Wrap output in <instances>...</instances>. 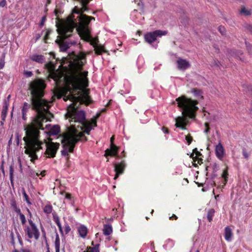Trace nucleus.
<instances>
[{
    "mask_svg": "<svg viewBox=\"0 0 252 252\" xmlns=\"http://www.w3.org/2000/svg\"><path fill=\"white\" fill-rule=\"evenodd\" d=\"M46 86L44 80L40 79H35L30 84L32 103L37 114L32 123L25 127L26 136L23 140L25 142V153L31 158L32 162L37 158L36 153L42 149L43 146L46 148L45 154L47 158L54 157L59 147L58 143L41 139L39 131V129H44L43 122L50 121L53 117V114L48 111L52 102L47 101L42 98Z\"/></svg>",
    "mask_w": 252,
    "mask_h": 252,
    "instance_id": "nucleus-1",
    "label": "nucleus"
},
{
    "mask_svg": "<svg viewBox=\"0 0 252 252\" xmlns=\"http://www.w3.org/2000/svg\"><path fill=\"white\" fill-rule=\"evenodd\" d=\"M85 59L84 53L80 52L78 55L73 51L64 57V64L66 61L69 62L68 66H64V101L69 100L74 104L79 102L86 106L94 102L90 95V90L82 89V83L84 87L88 85V72H82L81 78L78 70L79 67L83 65L81 60Z\"/></svg>",
    "mask_w": 252,
    "mask_h": 252,
    "instance_id": "nucleus-2",
    "label": "nucleus"
},
{
    "mask_svg": "<svg viewBox=\"0 0 252 252\" xmlns=\"http://www.w3.org/2000/svg\"><path fill=\"white\" fill-rule=\"evenodd\" d=\"M77 104L72 103L67 108L64 119L68 120L70 126H66V131H64V157H67L68 165V153H72L75 144L79 141L86 142L88 138L85 133L89 135L92 129V124L86 118V113L83 110H78Z\"/></svg>",
    "mask_w": 252,
    "mask_h": 252,
    "instance_id": "nucleus-3",
    "label": "nucleus"
},
{
    "mask_svg": "<svg viewBox=\"0 0 252 252\" xmlns=\"http://www.w3.org/2000/svg\"><path fill=\"white\" fill-rule=\"evenodd\" d=\"M176 101L178 107L182 109L184 117H178L176 118L175 126L185 130L187 125L186 118L195 119L196 112L199 109L197 106L199 102L197 100L188 98L185 95L176 98Z\"/></svg>",
    "mask_w": 252,
    "mask_h": 252,
    "instance_id": "nucleus-4",
    "label": "nucleus"
},
{
    "mask_svg": "<svg viewBox=\"0 0 252 252\" xmlns=\"http://www.w3.org/2000/svg\"><path fill=\"white\" fill-rule=\"evenodd\" d=\"M63 61L61 60V64L59 68L55 70V66L52 62L46 63L45 66L49 73V78L54 80L55 85L54 90V96L57 98L63 95Z\"/></svg>",
    "mask_w": 252,
    "mask_h": 252,
    "instance_id": "nucleus-5",
    "label": "nucleus"
},
{
    "mask_svg": "<svg viewBox=\"0 0 252 252\" xmlns=\"http://www.w3.org/2000/svg\"><path fill=\"white\" fill-rule=\"evenodd\" d=\"M58 9L55 10V14L56 16V26L58 36L56 40V43L60 46L61 51H63V20L60 19L58 15Z\"/></svg>",
    "mask_w": 252,
    "mask_h": 252,
    "instance_id": "nucleus-6",
    "label": "nucleus"
},
{
    "mask_svg": "<svg viewBox=\"0 0 252 252\" xmlns=\"http://www.w3.org/2000/svg\"><path fill=\"white\" fill-rule=\"evenodd\" d=\"M167 31L161 30H156L152 32H148L145 34L144 40L146 42L152 44L156 40L158 36L161 37L167 34Z\"/></svg>",
    "mask_w": 252,
    "mask_h": 252,
    "instance_id": "nucleus-7",
    "label": "nucleus"
},
{
    "mask_svg": "<svg viewBox=\"0 0 252 252\" xmlns=\"http://www.w3.org/2000/svg\"><path fill=\"white\" fill-rule=\"evenodd\" d=\"M26 234L30 239H34L35 240L38 239L40 235L39 231L36 226L26 227L25 229Z\"/></svg>",
    "mask_w": 252,
    "mask_h": 252,
    "instance_id": "nucleus-8",
    "label": "nucleus"
},
{
    "mask_svg": "<svg viewBox=\"0 0 252 252\" xmlns=\"http://www.w3.org/2000/svg\"><path fill=\"white\" fill-rule=\"evenodd\" d=\"M114 171L116 173L114 179L116 180L119 177L120 175L124 173L126 167V164L125 161L123 160L119 163H114Z\"/></svg>",
    "mask_w": 252,
    "mask_h": 252,
    "instance_id": "nucleus-9",
    "label": "nucleus"
},
{
    "mask_svg": "<svg viewBox=\"0 0 252 252\" xmlns=\"http://www.w3.org/2000/svg\"><path fill=\"white\" fill-rule=\"evenodd\" d=\"M119 147L117 146L114 144H110V148L107 149L105 151L104 156L107 157L108 156L115 157L119 158L118 155Z\"/></svg>",
    "mask_w": 252,
    "mask_h": 252,
    "instance_id": "nucleus-10",
    "label": "nucleus"
},
{
    "mask_svg": "<svg viewBox=\"0 0 252 252\" xmlns=\"http://www.w3.org/2000/svg\"><path fill=\"white\" fill-rule=\"evenodd\" d=\"M45 128L47 130L46 132L48 136L57 135L60 131V127L57 125L51 126L47 124Z\"/></svg>",
    "mask_w": 252,
    "mask_h": 252,
    "instance_id": "nucleus-11",
    "label": "nucleus"
},
{
    "mask_svg": "<svg viewBox=\"0 0 252 252\" xmlns=\"http://www.w3.org/2000/svg\"><path fill=\"white\" fill-rule=\"evenodd\" d=\"M203 156L200 152H197V153L195 155L193 159V165L194 167H197V164H201L203 163Z\"/></svg>",
    "mask_w": 252,
    "mask_h": 252,
    "instance_id": "nucleus-12",
    "label": "nucleus"
},
{
    "mask_svg": "<svg viewBox=\"0 0 252 252\" xmlns=\"http://www.w3.org/2000/svg\"><path fill=\"white\" fill-rule=\"evenodd\" d=\"M178 68L180 70H185L190 66L189 63L186 60L179 59L177 61Z\"/></svg>",
    "mask_w": 252,
    "mask_h": 252,
    "instance_id": "nucleus-13",
    "label": "nucleus"
},
{
    "mask_svg": "<svg viewBox=\"0 0 252 252\" xmlns=\"http://www.w3.org/2000/svg\"><path fill=\"white\" fill-rule=\"evenodd\" d=\"M216 154L219 159H221L223 157L224 149L220 143H219L216 147Z\"/></svg>",
    "mask_w": 252,
    "mask_h": 252,
    "instance_id": "nucleus-14",
    "label": "nucleus"
},
{
    "mask_svg": "<svg viewBox=\"0 0 252 252\" xmlns=\"http://www.w3.org/2000/svg\"><path fill=\"white\" fill-rule=\"evenodd\" d=\"M190 93L193 94L194 96L198 99H203V91L202 90L197 88H192L190 90Z\"/></svg>",
    "mask_w": 252,
    "mask_h": 252,
    "instance_id": "nucleus-15",
    "label": "nucleus"
},
{
    "mask_svg": "<svg viewBox=\"0 0 252 252\" xmlns=\"http://www.w3.org/2000/svg\"><path fill=\"white\" fill-rule=\"evenodd\" d=\"M31 59L32 61L35 62L39 63H42L45 61V58L41 55L34 54L31 57Z\"/></svg>",
    "mask_w": 252,
    "mask_h": 252,
    "instance_id": "nucleus-16",
    "label": "nucleus"
},
{
    "mask_svg": "<svg viewBox=\"0 0 252 252\" xmlns=\"http://www.w3.org/2000/svg\"><path fill=\"white\" fill-rule=\"evenodd\" d=\"M232 236V231L229 226H226L224 229V238L227 241H230Z\"/></svg>",
    "mask_w": 252,
    "mask_h": 252,
    "instance_id": "nucleus-17",
    "label": "nucleus"
},
{
    "mask_svg": "<svg viewBox=\"0 0 252 252\" xmlns=\"http://www.w3.org/2000/svg\"><path fill=\"white\" fill-rule=\"evenodd\" d=\"M78 231L81 237L85 238L88 233V229L84 225H81L78 227Z\"/></svg>",
    "mask_w": 252,
    "mask_h": 252,
    "instance_id": "nucleus-18",
    "label": "nucleus"
},
{
    "mask_svg": "<svg viewBox=\"0 0 252 252\" xmlns=\"http://www.w3.org/2000/svg\"><path fill=\"white\" fill-rule=\"evenodd\" d=\"M94 51L95 53L97 55H100L103 53L106 52L104 46L99 45L95 46Z\"/></svg>",
    "mask_w": 252,
    "mask_h": 252,
    "instance_id": "nucleus-19",
    "label": "nucleus"
},
{
    "mask_svg": "<svg viewBox=\"0 0 252 252\" xmlns=\"http://www.w3.org/2000/svg\"><path fill=\"white\" fill-rule=\"evenodd\" d=\"M104 235L106 236L109 235L112 232V227L110 225L104 224L103 229Z\"/></svg>",
    "mask_w": 252,
    "mask_h": 252,
    "instance_id": "nucleus-20",
    "label": "nucleus"
},
{
    "mask_svg": "<svg viewBox=\"0 0 252 252\" xmlns=\"http://www.w3.org/2000/svg\"><path fill=\"white\" fill-rule=\"evenodd\" d=\"M64 198L68 200L70 204H74V198L71 193L66 192L64 190Z\"/></svg>",
    "mask_w": 252,
    "mask_h": 252,
    "instance_id": "nucleus-21",
    "label": "nucleus"
},
{
    "mask_svg": "<svg viewBox=\"0 0 252 252\" xmlns=\"http://www.w3.org/2000/svg\"><path fill=\"white\" fill-rule=\"evenodd\" d=\"M230 54L232 56L239 57L240 60L242 62H245V60L240 57V56L243 54V53L242 51L232 50L231 51Z\"/></svg>",
    "mask_w": 252,
    "mask_h": 252,
    "instance_id": "nucleus-22",
    "label": "nucleus"
},
{
    "mask_svg": "<svg viewBox=\"0 0 252 252\" xmlns=\"http://www.w3.org/2000/svg\"><path fill=\"white\" fill-rule=\"evenodd\" d=\"M8 109V105L6 103L3 106V108L1 112V118L3 121H4L7 115Z\"/></svg>",
    "mask_w": 252,
    "mask_h": 252,
    "instance_id": "nucleus-23",
    "label": "nucleus"
},
{
    "mask_svg": "<svg viewBox=\"0 0 252 252\" xmlns=\"http://www.w3.org/2000/svg\"><path fill=\"white\" fill-rule=\"evenodd\" d=\"M215 210L213 209H210L207 212V218L209 222H211L213 220V217L214 216Z\"/></svg>",
    "mask_w": 252,
    "mask_h": 252,
    "instance_id": "nucleus-24",
    "label": "nucleus"
},
{
    "mask_svg": "<svg viewBox=\"0 0 252 252\" xmlns=\"http://www.w3.org/2000/svg\"><path fill=\"white\" fill-rule=\"evenodd\" d=\"M99 244H96L93 247H88L86 252H99Z\"/></svg>",
    "mask_w": 252,
    "mask_h": 252,
    "instance_id": "nucleus-25",
    "label": "nucleus"
},
{
    "mask_svg": "<svg viewBox=\"0 0 252 252\" xmlns=\"http://www.w3.org/2000/svg\"><path fill=\"white\" fill-rule=\"evenodd\" d=\"M53 219H54V220L55 222V223L58 225L61 232L62 233L63 231H62V225H61V223L60 222L59 217L57 216H56V215L54 214L53 215Z\"/></svg>",
    "mask_w": 252,
    "mask_h": 252,
    "instance_id": "nucleus-26",
    "label": "nucleus"
},
{
    "mask_svg": "<svg viewBox=\"0 0 252 252\" xmlns=\"http://www.w3.org/2000/svg\"><path fill=\"white\" fill-rule=\"evenodd\" d=\"M56 252H60V239L58 235H56L55 242Z\"/></svg>",
    "mask_w": 252,
    "mask_h": 252,
    "instance_id": "nucleus-27",
    "label": "nucleus"
},
{
    "mask_svg": "<svg viewBox=\"0 0 252 252\" xmlns=\"http://www.w3.org/2000/svg\"><path fill=\"white\" fill-rule=\"evenodd\" d=\"M228 176V168L226 167L222 172V174H221V177L224 179L225 183L224 184L226 183L227 182V178Z\"/></svg>",
    "mask_w": 252,
    "mask_h": 252,
    "instance_id": "nucleus-28",
    "label": "nucleus"
},
{
    "mask_svg": "<svg viewBox=\"0 0 252 252\" xmlns=\"http://www.w3.org/2000/svg\"><path fill=\"white\" fill-rule=\"evenodd\" d=\"M241 13L246 16H249L251 15L252 14L251 11L246 9L245 7L242 8L241 10Z\"/></svg>",
    "mask_w": 252,
    "mask_h": 252,
    "instance_id": "nucleus-29",
    "label": "nucleus"
},
{
    "mask_svg": "<svg viewBox=\"0 0 252 252\" xmlns=\"http://www.w3.org/2000/svg\"><path fill=\"white\" fill-rule=\"evenodd\" d=\"M245 44L248 54L251 55L252 54V45L247 41H245Z\"/></svg>",
    "mask_w": 252,
    "mask_h": 252,
    "instance_id": "nucleus-30",
    "label": "nucleus"
},
{
    "mask_svg": "<svg viewBox=\"0 0 252 252\" xmlns=\"http://www.w3.org/2000/svg\"><path fill=\"white\" fill-rule=\"evenodd\" d=\"M44 212L47 214H50L52 211V207L51 205H46L44 208Z\"/></svg>",
    "mask_w": 252,
    "mask_h": 252,
    "instance_id": "nucleus-31",
    "label": "nucleus"
},
{
    "mask_svg": "<svg viewBox=\"0 0 252 252\" xmlns=\"http://www.w3.org/2000/svg\"><path fill=\"white\" fill-rule=\"evenodd\" d=\"M9 172H10V180L11 181V183L13 184V173H14V169L12 166H10L9 169Z\"/></svg>",
    "mask_w": 252,
    "mask_h": 252,
    "instance_id": "nucleus-32",
    "label": "nucleus"
},
{
    "mask_svg": "<svg viewBox=\"0 0 252 252\" xmlns=\"http://www.w3.org/2000/svg\"><path fill=\"white\" fill-rule=\"evenodd\" d=\"M204 126H205V128L204 130V132L206 134H208L210 133V126H209V123H205V124H204Z\"/></svg>",
    "mask_w": 252,
    "mask_h": 252,
    "instance_id": "nucleus-33",
    "label": "nucleus"
},
{
    "mask_svg": "<svg viewBox=\"0 0 252 252\" xmlns=\"http://www.w3.org/2000/svg\"><path fill=\"white\" fill-rule=\"evenodd\" d=\"M29 175L33 178H36L37 177L39 176V174L38 172L31 170L29 172Z\"/></svg>",
    "mask_w": 252,
    "mask_h": 252,
    "instance_id": "nucleus-34",
    "label": "nucleus"
},
{
    "mask_svg": "<svg viewBox=\"0 0 252 252\" xmlns=\"http://www.w3.org/2000/svg\"><path fill=\"white\" fill-rule=\"evenodd\" d=\"M218 30L221 35H223L225 34L226 31L225 29L223 26H220L218 28Z\"/></svg>",
    "mask_w": 252,
    "mask_h": 252,
    "instance_id": "nucleus-35",
    "label": "nucleus"
},
{
    "mask_svg": "<svg viewBox=\"0 0 252 252\" xmlns=\"http://www.w3.org/2000/svg\"><path fill=\"white\" fill-rule=\"evenodd\" d=\"M186 140L187 141L188 144L189 145L191 144L193 140V138L192 136L189 134L188 135L186 136Z\"/></svg>",
    "mask_w": 252,
    "mask_h": 252,
    "instance_id": "nucleus-36",
    "label": "nucleus"
},
{
    "mask_svg": "<svg viewBox=\"0 0 252 252\" xmlns=\"http://www.w3.org/2000/svg\"><path fill=\"white\" fill-rule=\"evenodd\" d=\"M29 108H30V105L26 102L24 103V106H23V109H22V112L26 113Z\"/></svg>",
    "mask_w": 252,
    "mask_h": 252,
    "instance_id": "nucleus-37",
    "label": "nucleus"
},
{
    "mask_svg": "<svg viewBox=\"0 0 252 252\" xmlns=\"http://www.w3.org/2000/svg\"><path fill=\"white\" fill-rule=\"evenodd\" d=\"M51 30L50 29H48L46 31L45 34L44 36V40L45 42H46V40L48 39V36L50 35V34L51 33Z\"/></svg>",
    "mask_w": 252,
    "mask_h": 252,
    "instance_id": "nucleus-38",
    "label": "nucleus"
},
{
    "mask_svg": "<svg viewBox=\"0 0 252 252\" xmlns=\"http://www.w3.org/2000/svg\"><path fill=\"white\" fill-rule=\"evenodd\" d=\"M19 217H20V219L21 221L22 224H25V223L26 222V218H25V216L23 214H20V215H19Z\"/></svg>",
    "mask_w": 252,
    "mask_h": 252,
    "instance_id": "nucleus-39",
    "label": "nucleus"
},
{
    "mask_svg": "<svg viewBox=\"0 0 252 252\" xmlns=\"http://www.w3.org/2000/svg\"><path fill=\"white\" fill-rule=\"evenodd\" d=\"M220 63L218 60H214L212 66L219 67L220 65Z\"/></svg>",
    "mask_w": 252,
    "mask_h": 252,
    "instance_id": "nucleus-40",
    "label": "nucleus"
},
{
    "mask_svg": "<svg viewBox=\"0 0 252 252\" xmlns=\"http://www.w3.org/2000/svg\"><path fill=\"white\" fill-rule=\"evenodd\" d=\"M245 28L252 34V25L250 24H246L245 26Z\"/></svg>",
    "mask_w": 252,
    "mask_h": 252,
    "instance_id": "nucleus-41",
    "label": "nucleus"
},
{
    "mask_svg": "<svg viewBox=\"0 0 252 252\" xmlns=\"http://www.w3.org/2000/svg\"><path fill=\"white\" fill-rule=\"evenodd\" d=\"M32 73L30 71H24V75L27 77H31L32 75Z\"/></svg>",
    "mask_w": 252,
    "mask_h": 252,
    "instance_id": "nucleus-42",
    "label": "nucleus"
},
{
    "mask_svg": "<svg viewBox=\"0 0 252 252\" xmlns=\"http://www.w3.org/2000/svg\"><path fill=\"white\" fill-rule=\"evenodd\" d=\"M98 42V39H92V41H91V44L93 45L94 48L95 47V46L98 45L97 42Z\"/></svg>",
    "mask_w": 252,
    "mask_h": 252,
    "instance_id": "nucleus-43",
    "label": "nucleus"
},
{
    "mask_svg": "<svg viewBox=\"0 0 252 252\" xmlns=\"http://www.w3.org/2000/svg\"><path fill=\"white\" fill-rule=\"evenodd\" d=\"M242 154H243V155L244 156V157L248 159V158H249V154L247 152L246 150L245 149H243V151H242Z\"/></svg>",
    "mask_w": 252,
    "mask_h": 252,
    "instance_id": "nucleus-44",
    "label": "nucleus"
},
{
    "mask_svg": "<svg viewBox=\"0 0 252 252\" xmlns=\"http://www.w3.org/2000/svg\"><path fill=\"white\" fill-rule=\"evenodd\" d=\"M23 194L25 200L27 201V202L28 203L30 204V202H29V201L28 200V196L24 190H23Z\"/></svg>",
    "mask_w": 252,
    "mask_h": 252,
    "instance_id": "nucleus-45",
    "label": "nucleus"
},
{
    "mask_svg": "<svg viewBox=\"0 0 252 252\" xmlns=\"http://www.w3.org/2000/svg\"><path fill=\"white\" fill-rule=\"evenodd\" d=\"M197 152H199L198 150H197V149L196 148H194L193 151H192V154H191L190 155V157L191 158H194V156H195V155H196L197 153Z\"/></svg>",
    "mask_w": 252,
    "mask_h": 252,
    "instance_id": "nucleus-46",
    "label": "nucleus"
},
{
    "mask_svg": "<svg viewBox=\"0 0 252 252\" xmlns=\"http://www.w3.org/2000/svg\"><path fill=\"white\" fill-rule=\"evenodd\" d=\"M28 221H29V223L30 224V225L29 226H27V227H35V226H36L35 225V223H33V222L31 220H29Z\"/></svg>",
    "mask_w": 252,
    "mask_h": 252,
    "instance_id": "nucleus-47",
    "label": "nucleus"
},
{
    "mask_svg": "<svg viewBox=\"0 0 252 252\" xmlns=\"http://www.w3.org/2000/svg\"><path fill=\"white\" fill-rule=\"evenodd\" d=\"M71 230V228L69 225L65 226V231L66 234H68Z\"/></svg>",
    "mask_w": 252,
    "mask_h": 252,
    "instance_id": "nucleus-48",
    "label": "nucleus"
},
{
    "mask_svg": "<svg viewBox=\"0 0 252 252\" xmlns=\"http://www.w3.org/2000/svg\"><path fill=\"white\" fill-rule=\"evenodd\" d=\"M11 207H12L13 209L14 210L16 209H17L18 207L16 205V202L14 201H13L11 203Z\"/></svg>",
    "mask_w": 252,
    "mask_h": 252,
    "instance_id": "nucleus-49",
    "label": "nucleus"
},
{
    "mask_svg": "<svg viewBox=\"0 0 252 252\" xmlns=\"http://www.w3.org/2000/svg\"><path fill=\"white\" fill-rule=\"evenodd\" d=\"M162 130L165 133H169V132L168 129L165 126L162 127Z\"/></svg>",
    "mask_w": 252,
    "mask_h": 252,
    "instance_id": "nucleus-50",
    "label": "nucleus"
},
{
    "mask_svg": "<svg viewBox=\"0 0 252 252\" xmlns=\"http://www.w3.org/2000/svg\"><path fill=\"white\" fill-rule=\"evenodd\" d=\"M6 3V1L5 0H2L0 2V7H4Z\"/></svg>",
    "mask_w": 252,
    "mask_h": 252,
    "instance_id": "nucleus-51",
    "label": "nucleus"
},
{
    "mask_svg": "<svg viewBox=\"0 0 252 252\" xmlns=\"http://www.w3.org/2000/svg\"><path fill=\"white\" fill-rule=\"evenodd\" d=\"M170 220H176L178 219V217L174 214H173L171 217H169Z\"/></svg>",
    "mask_w": 252,
    "mask_h": 252,
    "instance_id": "nucleus-52",
    "label": "nucleus"
},
{
    "mask_svg": "<svg viewBox=\"0 0 252 252\" xmlns=\"http://www.w3.org/2000/svg\"><path fill=\"white\" fill-rule=\"evenodd\" d=\"M91 124H92V126L93 125L94 126V127L97 126V123L96 120H92V123H91Z\"/></svg>",
    "mask_w": 252,
    "mask_h": 252,
    "instance_id": "nucleus-53",
    "label": "nucleus"
},
{
    "mask_svg": "<svg viewBox=\"0 0 252 252\" xmlns=\"http://www.w3.org/2000/svg\"><path fill=\"white\" fill-rule=\"evenodd\" d=\"M45 21H46V17L44 16L42 18V19L41 21L40 25L41 26H43Z\"/></svg>",
    "mask_w": 252,
    "mask_h": 252,
    "instance_id": "nucleus-54",
    "label": "nucleus"
},
{
    "mask_svg": "<svg viewBox=\"0 0 252 252\" xmlns=\"http://www.w3.org/2000/svg\"><path fill=\"white\" fill-rule=\"evenodd\" d=\"M4 66V62L3 61H0V69H2Z\"/></svg>",
    "mask_w": 252,
    "mask_h": 252,
    "instance_id": "nucleus-55",
    "label": "nucleus"
},
{
    "mask_svg": "<svg viewBox=\"0 0 252 252\" xmlns=\"http://www.w3.org/2000/svg\"><path fill=\"white\" fill-rule=\"evenodd\" d=\"M46 172V171L45 170H43L42 171L39 173V176L41 175L42 177H44L45 175Z\"/></svg>",
    "mask_w": 252,
    "mask_h": 252,
    "instance_id": "nucleus-56",
    "label": "nucleus"
},
{
    "mask_svg": "<svg viewBox=\"0 0 252 252\" xmlns=\"http://www.w3.org/2000/svg\"><path fill=\"white\" fill-rule=\"evenodd\" d=\"M15 212H16L19 215H20V214H22L21 212V210L18 208L17 209H16L14 210Z\"/></svg>",
    "mask_w": 252,
    "mask_h": 252,
    "instance_id": "nucleus-57",
    "label": "nucleus"
},
{
    "mask_svg": "<svg viewBox=\"0 0 252 252\" xmlns=\"http://www.w3.org/2000/svg\"><path fill=\"white\" fill-rule=\"evenodd\" d=\"M18 161L19 164V167L21 170H22V164H21V161L20 158H18Z\"/></svg>",
    "mask_w": 252,
    "mask_h": 252,
    "instance_id": "nucleus-58",
    "label": "nucleus"
},
{
    "mask_svg": "<svg viewBox=\"0 0 252 252\" xmlns=\"http://www.w3.org/2000/svg\"><path fill=\"white\" fill-rule=\"evenodd\" d=\"M114 139H115L114 136H112L110 138V144H114Z\"/></svg>",
    "mask_w": 252,
    "mask_h": 252,
    "instance_id": "nucleus-59",
    "label": "nucleus"
},
{
    "mask_svg": "<svg viewBox=\"0 0 252 252\" xmlns=\"http://www.w3.org/2000/svg\"><path fill=\"white\" fill-rule=\"evenodd\" d=\"M26 112H22L23 119L24 120H26Z\"/></svg>",
    "mask_w": 252,
    "mask_h": 252,
    "instance_id": "nucleus-60",
    "label": "nucleus"
},
{
    "mask_svg": "<svg viewBox=\"0 0 252 252\" xmlns=\"http://www.w3.org/2000/svg\"><path fill=\"white\" fill-rule=\"evenodd\" d=\"M22 252H32L31 251H30L29 250H23Z\"/></svg>",
    "mask_w": 252,
    "mask_h": 252,
    "instance_id": "nucleus-61",
    "label": "nucleus"
},
{
    "mask_svg": "<svg viewBox=\"0 0 252 252\" xmlns=\"http://www.w3.org/2000/svg\"><path fill=\"white\" fill-rule=\"evenodd\" d=\"M1 170L3 174H4V169L2 166H1Z\"/></svg>",
    "mask_w": 252,
    "mask_h": 252,
    "instance_id": "nucleus-62",
    "label": "nucleus"
},
{
    "mask_svg": "<svg viewBox=\"0 0 252 252\" xmlns=\"http://www.w3.org/2000/svg\"><path fill=\"white\" fill-rule=\"evenodd\" d=\"M51 54V55H52V56H53V57L54 58H55V55H54V54L53 53H51V54Z\"/></svg>",
    "mask_w": 252,
    "mask_h": 252,
    "instance_id": "nucleus-63",
    "label": "nucleus"
},
{
    "mask_svg": "<svg viewBox=\"0 0 252 252\" xmlns=\"http://www.w3.org/2000/svg\"><path fill=\"white\" fill-rule=\"evenodd\" d=\"M61 142L62 143H63V138H61Z\"/></svg>",
    "mask_w": 252,
    "mask_h": 252,
    "instance_id": "nucleus-64",
    "label": "nucleus"
}]
</instances>
